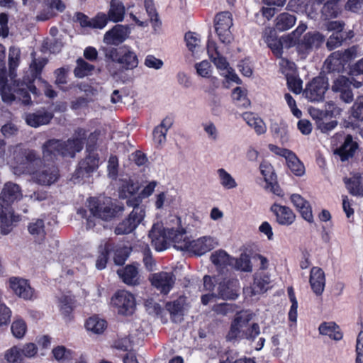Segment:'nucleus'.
<instances>
[{"mask_svg":"<svg viewBox=\"0 0 363 363\" xmlns=\"http://www.w3.org/2000/svg\"><path fill=\"white\" fill-rule=\"evenodd\" d=\"M259 169L266 184L277 180L274 167L270 163L265 161L261 162Z\"/></svg>","mask_w":363,"mask_h":363,"instance_id":"8fccbe9b","label":"nucleus"},{"mask_svg":"<svg viewBox=\"0 0 363 363\" xmlns=\"http://www.w3.org/2000/svg\"><path fill=\"white\" fill-rule=\"evenodd\" d=\"M214 28L220 43L230 44L233 40L230 30L233 26V15L230 11L218 13L214 18Z\"/></svg>","mask_w":363,"mask_h":363,"instance_id":"20e7f679","label":"nucleus"},{"mask_svg":"<svg viewBox=\"0 0 363 363\" xmlns=\"http://www.w3.org/2000/svg\"><path fill=\"white\" fill-rule=\"evenodd\" d=\"M195 67L199 75L206 78L210 77L211 65L207 60L196 63Z\"/></svg>","mask_w":363,"mask_h":363,"instance_id":"0e129e2a","label":"nucleus"},{"mask_svg":"<svg viewBox=\"0 0 363 363\" xmlns=\"http://www.w3.org/2000/svg\"><path fill=\"white\" fill-rule=\"evenodd\" d=\"M43 160L45 162L55 164L56 161L67 157H74L71 152L67 141L51 138L47 140L42 145Z\"/></svg>","mask_w":363,"mask_h":363,"instance_id":"7ed1b4c3","label":"nucleus"},{"mask_svg":"<svg viewBox=\"0 0 363 363\" xmlns=\"http://www.w3.org/2000/svg\"><path fill=\"white\" fill-rule=\"evenodd\" d=\"M270 211L275 216L276 222L280 225L289 226L296 220V214L289 206L274 203L271 206Z\"/></svg>","mask_w":363,"mask_h":363,"instance_id":"dca6fc26","label":"nucleus"},{"mask_svg":"<svg viewBox=\"0 0 363 363\" xmlns=\"http://www.w3.org/2000/svg\"><path fill=\"white\" fill-rule=\"evenodd\" d=\"M325 40V37L318 31H308L303 35L296 47L297 52L306 57L313 50H318Z\"/></svg>","mask_w":363,"mask_h":363,"instance_id":"0eeeda50","label":"nucleus"},{"mask_svg":"<svg viewBox=\"0 0 363 363\" xmlns=\"http://www.w3.org/2000/svg\"><path fill=\"white\" fill-rule=\"evenodd\" d=\"M324 67L328 73H340L343 69L340 59L330 55L325 61Z\"/></svg>","mask_w":363,"mask_h":363,"instance_id":"a18cd8bd","label":"nucleus"},{"mask_svg":"<svg viewBox=\"0 0 363 363\" xmlns=\"http://www.w3.org/2000/svg\"><path fill=\"white\" fill-rule=\"evenodd\" d=\"M350 86H351V82L349 78L345 76H339L333 82L331 89L335 93H340L345 89L350 88Z\"/></svg>","mask_w":363,"mask_h":363,"instance_id":"6e6d98bb","label":"nucleus"},{"mask_svg":"<svg viewBox=\"0 0 363 363\" xmlns=\"http://www.w3.org/2000/svg\"><path fill=\"white\" fill-rule=\"evenodd\" d=\"M218 174L220 178V184L224 188L230 189L237 186L235 180L224 169H219L218 170Z\"/></svg>","mask_w":363,"mask_h":363,"instance_id":"5fc2aeb1","label":"nucleus"},{"mask_svg":"<svg viewBox=\"0 0 363 363\" xmlns=\"http://www.w3.org/2000/svg\"><path fill=\"white\" fill-rule=\"evenodd\" d=\"M318 330L321 335H328L332 340L338 341L342 339L340 328L335 322H324L320 325Z\"/></svg>","mask_w":363,"mask_h":363,"instance_id":"c85d7f7f","label":"nucleus"},{"mask_svg":"<svg viewBox=\"0 0 363 363\" xmlns=\"http://www.w3.org/2000/svg\"><path fill=\"white\" fill-rule=\"evenodd\" d=\"M35 182L41 185L50 186L60 177V170L55 164L45 165L42 169L33 174Z\"/></svg>","mask_w":363,"mask_h":363,"instance_id":"4468645a","label":"nucleus"},{"mask_svg":"<svg viewBox=\"0 0 363 363\" xmlns=\"http://www.w3.org/2000/svg\"><path fill=\"white\" fill-rule=\"evenodd\" d=\"M244 325H245V323L240 316L235 318L230 324L229 331L226 335V340L228 341H235L242 339L243 330L242 328Z\"/></svg>","mask_w":363,"mask_h":363,"instance_id":"e433bc0d","label":"nucleus"},{"mask_svg":"<svg viewBox=\"0 0 363 363\" xmlns=\"http://www.w3.org/2000/svg\"><path fill=\"white\" fill-rule=\"evenodd\" d=\"M328 88V78L325 76L318 75L306 84L303 90V95L311 102L323 101Z\"/></svg>","mask_w":363,"mask_h":363,"instance_id":"423d86ee","label":"nucleus"},{"mask_svg":"<svg viewBox=\"0 0 363 363\" xmlns=\"http://www.w3.org/2000/svg\"><path fill=\"white\" fill-rule=\"evenodd\" d=\"M139 184L131 179H121V184L119 187V197L121 199H127L134 196L139 190Z\"/></svg>","mask_w":363,"mask_h":363,"instance_id":"c9c22d12","label":"nucleus"},{"mask_svg":"<svg viewBox=\"0 0 363 363\" xmlns=\"http://www.w3.org/2000/svg\"><path fill=\"white\" fill-rule=\"evenodd\" d=\"M176 278L172 272H160L155 273L150 277L152 286L163 295H167L173 289Z\"/></svg>","mask_w":363,"mask_h":363,"instance_id":"9b49d317","label":"nucleus"},{"mask_svg":"<svg viewBox=\"0 0 363 363\" xmlns=\"http://www.w3.org/2000/svg\"><path fill=\"white\" fill-rule=\"evenodd\" d=\"M14 168L21 174H32L34 173V164L40 160L33 150L21 149L13 154Z\"/></svg>","mask_w":363,"mask_h":363,"instance_id":"39448f33","label":"nucleus"},{"mask_svg":"<svg viewBox=\"0 0 363 363\" xmlns=\"http://www.w3.org/2000/svg\"><path fill=\"white\" fill-rule=\"evenodd\" d=\"M10 288L18 297L30 300L33 296V289L27 279L13 277L9 279Z\"/></svg>","mask_w":363,"mask_h":363,"instance_id":"6ab92c4d","label":"nucleus"},{"mask_svg":"<svg viewBox=\"0 0 363 363\" xmlns=\"http://www.w3.org/2000/svg\"><path fill=\"white\" fill-rule=\"evenodd\" d=\"M100 133V130H95L88 135L87 138L86 139V153L98 154L96 150L98 147V140Z\"/></svg>","mask_w":363,"mask_h":363,"instance_id":"49530a36","label":"nucleus"},{"mask_svg":"<svg viewBox=\"0 0 363 363\" xmlns=\"http://www.w3.org/2000/svg\"><path fill=\"white\" fill-rule=\"evenodd\" d=\"M52 353L55 359L60 362L69 361L72 359V351L67 349L63 345H59L54 347L52 350Z\"/></svg>","mask_w":363,"mask_h":363,"instance_id":"c03bdc74","label":"nucleus"},{"mask_svg":"<svg viewBox=\"0 0 363 363\" xmlns=\"http://www.w3.org/2000/svg\"><path fill=\"white\" fill-rule=\"evenodd\" d=\"M89 209L91 214L96 218H101L104 220H110L116 217L118 213L123 208L112 205H105L101 201L95 197H91L89 200Z\"/></svg>","mask_w":363,"mask_h":363,"instance_id":"1a4fd4ad","label":"nucleus"},{"mask_svg":"<svg viewBox=\"0 0 363 363\" xmlns=\"http://www.w3.org/2000/svg\"><path fill=\"white\" fill-rule=\"evenodd\" d=\"M276 58H281L283 54V42L281 39L272 40L267 44Z\"/></svg>","mask_w":363,"mask_h":363,"instance_id":"e2e57ef3","label":"nucleus"},{"mask_svg":"<svg viewBox=\"0 0 363 363\" xmlns=\"http://www.w3.org/2000/svg\"><path fill=\"white\" fill-rule=\"evenodd\" d=\"M111 304L118 311V314L132 315L135 308V298L128 291L118 290L111 298Z\"/></svg>","mask_w":363,"mask_h":363,"instance_id":"6e6552de","label":"nucleus"},{"mask_svg":"<svg viewBox=\"0 0 363 363\" xmlns=\"http://www.w3.org/2000/svg\"><path fill=\"white\" fill-rule=\"evenodd\" d=\"M165 308L171 316L181 315L184 310V300L180 297L173 301H168L166 303Z\"/></svg>","mask_w":363,"mask_h":363,"instance_id":"603ef678","label":"nucleus"},{"mask_svg":"<svg viewBox=\"0 0 363 363\" xmlns=\"http://www.w3.org/2000/svg\"><path fill=\"white\" fill-rule=\"evenodd\" d=\"M325 111L327 118H336L340 115L342 109L333 101H328L325 104Z\"/></svg>","mask_w":363,"mask_h":363,"instance_id":"69168bd1","label":"nucleus"},{"mask_svg":"<svg viewBox=\"0 0 363 363\" xmlns=\"http://www.w3.org/2000/svg\"><path fill=\"white\" fill-rule=\"evenodd\" d=\"M239 281L237 279H225L217 288V296L223 300H235L239 296Z\"/></svg>","mask_w":363,"mask_h":363,"instance_id":"2eb2a0df","label":"nucleus"},{"mask_svg":"<svg viewBox=\"0 0 363 363\" xmlns=\"http://www.w3.org/2000/svg\"><path fill=\"white\" fill-rule=\"evenodd\" d=\"M87 138V131L83 128H77L74 130V136L72 138L67 139V143L69 146L71 152L76 155V153L81 152L83 150L84 142Z\"/></svg>","mask_w":363,"mask_h":363,"instance_id":"b1692460","label":"nucleus"},{"mask_svg":"<svg viewBox=\"0 0 363 363\" xmlns=\"http://www.w3.org/2000/svg\"><path fill=\"white\" fill-rule=\"evenodd\" d=\"M286 161L289 169L294 174L300 177L304 174V165L294 152H291L288 155Z\"/></svg>","mask_w":363,"mask_h":363,"instance_id":"58836bf2","label":"nucleus"},{"mask_svg":"<svg viewBox=\"0 0 363 363\" xmlns=\"http://www.w3.org/2000/svg\"><path fill=\"white\" fill-rule=\"evenodd\" d=\"M346 188L352 196H363V186L361 182V177H352L344 179Z\"/></svg>","mask_w":363,"mask_h":363,"instance_id":"ea45409f","label":"nucleus"},{"mask_svg":"<svg viewBox=\"0 0 363 363\" xmlns=\"http://www.w3.org/2000/svg\"><path fill=\"white\" fill-rule=\"evenodd\" d=\"M74 18V21L79 23L82 28L92 29L101 30L106 27L108 22V18H107L106 14L104 12H98L91 18H89L87 15L82 12H76Z\"/></svg>","mask_w":363,"mask_h":363,"instance_id":"ddd939ff","label":"nucleus"},{"mask_svg":"<svg viewBox=\"0 0 363 363\" xmlns=\"http://www.w3.org/2000/svg\"><path fill=\"white\" fill-rule=\"evenodd\" d=\"M53 117V114L44 109L38 110L34 113L26 114L25 120L26 123L33 128L48 124Z\"/></svg>","mask_w":363,"mask_h":363,"instance_id":"5701e85b","label":"nucleus"},{"mask_svg":"<svg viewBox=\"0 0 363 363\" xmlns=\"http://www.w3.org/2000/svg\"><path fill=\"white\" fill-rule=\"evenodd\" d=\"M145 306L149 314L159 315L163 311L160 304L155 302L152 298L146 300L145 302Z\"/></svg>","mask_w":363,"mask_h":363,"instance_id":"338daca9","label":"nucleus"},{"mask_svg":"<svg viewBox=\"0 0 363 363\" xmlns=\"http://www.w3.org/2000/svg\"><path fill=\"white\" fill-rule=\"evenodd\" d=\"M358 147V143L353 140L352 136L347 134L340 146L335 150L334 153L342 162H345L354 157Z\"/></svg>","mask_w":363,"mask_h":363,"instance_id":"aec40b11","label":"nucleus"},{"mask_svg":"<svg viewBox=\"0 0 363 363\" xmlns=\"http://www.w3.org/2000/svg\"><path fill=\"white\" fill-rule=\"evenodd\" d=\"M307 26L305 24H301L292 31L291 33L285 37H283L284 42L287 45L288 47H294L297 42L302 38L303 33L306 30Z\"/></svg>","mask_w":363,"mask_h":363,"instance_id":"a19ab883","label":"nucleus"},{"mask_svg":"<svg viewBox=\"0 0 363 363\" xmlns=\"http://www.w3.org/2000/svg\"><path fill=\"white\" fill-rule=\"evenodd\" d=\"M145 216L139 215L137 210L131 211L127 218L120 222L115 228L116 235H127L136 229L144 219Z\"/></svg>","mask_w":363,"mask_h":363,"instance_id":"f3484780","label":"nucleus"},{"mask_svg":"<svg viewBox=\"0 0 363 363\" xmlns=\"http://www.w3.org/2000/svg\"><path fill=\"white\" fill-rule=\"evenodd\" d=\"M128 257V252L125 248H118L115 250L113 260L116 265L122 266Z\"/></svg>","mask_w":363,"mask_h":363,"instance_id":"774afa93","label":"nucleus"},{"mask_svg":"<svg viewBox=\"0 0 363 363\" xmlns=\"http://www.w3.org/2000/svg\"><path fill=\"white\" fill-rule=\"evenodd\" d=\"M138 265L137 263H133L118 270L117 273L124 284L132 286L140 284Z\"/></svg>","mask_w":363,"mask_h":363,"instance_id":"4be33fe9","label":"nucleus"},{"mask_svg":"<svg viewBox=\"0 0 363 363\" xmlns=\"http://www.w3.org/2000/svg\"><path fill=\"white\" fill-rule=\"evenodd\" d=\"M173 124V120L170 117L164 118L161 123L157 125L152 132L153 140L157 145H161L166 141V135L168 130Z\"/></svg>","mask_w":363,"mask_h":363,"instance_id":"393cba45","label":"nucleus"},{"mask_svg":"<svg viewBox=\"0 0 363 363\" xmlns=\"http://www.w3.org/2000/svg\"><path fill=\"white\" fill-rule=\"evenodd\" d=\"M23 197L22 191L19 185L11 182H6L0 194V206L4 210H8L11 204Z\"/></svg>","mask_w":363,"mask_h":363,"instance_id":"f8f14e48","label":"nucleus"},{"mask_svg":"<svg viewBox=\"0 0 363 363\" xmlns=\"http://www.w3.org/2000/svg\"><path fill=\"white\" fill-rule=\"evenodd\" d=\"M309 283L313 292L316 296L323 294L325 286V275L320 267H313L311 269Z\"/></svg>","mask_w":363,"mask_h":363,"instance_id":"412c9836","label":"nucleus"},{"mask_svg":"<svg viewBox=\"0 0 363 363\" xmlns=\"http://www.w3.org/2000/svg\"><path fill=\"white\" fill-rule=\"evenodd\" d=\"M85 328L94 334H102L107 328L106 320L94 315L86 320Z\"/></svg>","mask_w":363,"mask_h":363,"instance_id":"7c9ffc66","label":"nucleus"},{"mask_svg":"<svg viewBox=\"0 0 363 363\" xmlns=\"http://www.w3.org/2000/svg\"><path fill=\"white\" fill-rule=\"evenodd\" d=\"M288 89L295 94H299L302 91L303 81L293 74L286 76Z\"/></svg>","mask_w":363,"mask_h":363,"instance_id":"864d4df0","label":"nucleus"},{"mask_svg":"<svg viewBox=\"0 0 363 363\" xmlns=\"http://www.w3.org/2000/svg\"><path fill=\"white\" fill-rule=\"evenodd\" d=\"M100 163L99 154L86 153L84 158L81 160L73 174L74 179L89 178L98 169Z\"/></svg>","mask_w":363,"mask_h":363,"instance_id":"9d476101","label":"nucleus"},{"mask_svg":"<svg viewBox=\"0 0 363 363\" xmlns=\"http://www.w3.org/2000/svg\"><path fill=\"white\" fill-rule=\"evenodd\" d=\"M125 8L121 0H111L109 9L106 14L108 21L121 22L124 19Z\"/></svg>","mask_w":363,"mask_h":363,"instance_id":"a878e982","label":"nucleus"},{"mask_svg":"<svg viewBox=\"0 0 363 363\" xmlns=\"http://www.w3.org/2000/svg\"><path fill=\"white\" fill-rule=\"evenodd\" d=\"M127 199L126 204L129 207H133L132 211L137 210V213H139V215L145 216V209L143 206H140L142 197L140 195H134Z\"/></svg>","mask_w":363,"mask_h":363,"instance_id":"13d9d810","label":"nucleus"},{"mask_svg":"<svg viewBox=\"0 0 363 363\" xmlns=\"http://www.w3.org/2000/svg\"><path fill=\"white\" fill-rule=\"evenodd\" d=\"M351 115L357 121H363V96L357 98L352 107Z\"/></svg>","mask_w":363,"mask_h":363,"instance_id":"bf43d9fd","label":"nucleus"},{"mask_svg":"<svg viewBox=\"0 0 363 363\" xmlns=\"http://www.w3.org/2000/svg\"><path fill=\"white\" fill-rule=\"evenodd\" d=\"M11 330L15 337L21 339L27 331V324L22 318L16 319L12 323Z\"/></svg>","mask_w":363,"mask_h":363,"instance_id":"de8ad7c7","label":"nucleus"},{"mask_svg":"<svg viewBox=\"0 0 363 363\" xmlns=\"http://www.w3.org/2000/svg\"><path fill=\"white\" fill-rule=\"evenodd\" d=\"M105 57L121 65V67L117 69H109L111 75L115 79L123 83L133 81V76L129 74L128 72L136 68L139 60L136 53L130 47L124 45L118 48H106L105 50Z\"/></svg>","mask_w":363,"mask_h":363,"instance_id":"f257e3e1","label":"nucleus"},{"mask_svg":"<svg viewBox=\"0 0 363 363\" xmlns=\"http://www.w3.org/2000/svg\"><path fill=\"white\" fill-rule=\"evenodd\" d=\"M270 283L269 276L262 272L255 273L252 284V291L254 294H260L266 292L268 289V285Z\"/></svg>","mask_w":363,"mask_h":363,"instance_id":"473e14b6","label":"nucleus"},{"mask_svg":"<svg viewBox=\"0 0 363 363\" xmlns=\"http://www.w3.org/2000/svg\"><path fill=\"white\" fill-rule=\"evenodd\" d=\"M28 230L35 238L43 240L45 237V223L43 219H37L31 222L28 226Z\"/></svg>","mask_w":363,"mask_h":363,"instance_id":"79ce46f5","label":"nucleus"},{"mask_svg":"<svg viewBox=\"0 0 363 363\" xmlns=\"http://www.w3.org/2000/svg\"><path fill=\"white\" fill-rule=\"evenodd\" d=\"M179 225L174 228H160L154 225L149 232V237L152 243L157 251H162L167 248V242H171L174 246L182 251L187 249L186 245L189 238L186 236V229L181 225V220L179 218Z\"/></svg>","mask_w":363,"mask_h":363,"instance_id":"f03ea898","label":"nucleus"},{"mask_svg":"<svg viewBox=\"0 0 363 363\" xmlns=\"http://www.w3.org/2000/svg\"><path fill=\"white\" fill-rule=\"evenodd\" d=\"M94 69V66L88 63L82 58L77 60V66L74 69L75 77L78 78H83Z\"/></svg>","mask_w":363,"mask_h":363,"instance_id":"37998d69","label":"nucleus"},{"mask_svg":"<svg viewBox=\"0 0 363 363\" xmlns=\"http://www.w3.org/2000/svg\"><path fill=\"white\" fill-rule=\"evenodd\" d=\"M5 359L9 363H24L21 348L13 346L5 352Z\"/></svg>","mask_w":363,"mask_h":363,"instance_id":"09e8293b","label":"nucleus"},{"mask_svg":"<svg viewBox=\"0 0 363 363\" xmlns=\"http://www.w3.org/2000/svg\"><path fill=\"white\" fill-rule=\"evenodd\" d=\"M212 263L219 271L223 272L228 266L233 265V259L224 250H220L211 255Z\"/></svg>","mask_w":363,"mask_h":363,"instance_id":"cd10ccee","label":"nucleus"},{"mask_svg":"<svg viewBox=\"0 0 363 363\" xmlns=\"http://www.w3.org/2000/svg\"><path fill=\"white\" fill-rule=\"evenodd\" d=\"M242 117L249 126L254 128L257 134L261 135L266 132L267 128L264 121L254 113L245 112Z\"/></svg>","mask_w":363,"mask_h":363,"instance_id":"f704fd0d","label":"nucleus"},{"mask_svg":"<svg viewBox=\"0 0 363 363\" xmlns=\"http://www.w3.org/2000/svg\"><path fill=\"white\" fill-rule=\"evenodd\" d=\"M346 40L345 33L342 31L333 32L328 38L326 45L330 50H332L340 46L343 41Z\"/></svg>","mask_w":363,"mask_h":363,"instance_id":"3c124183","label":"nucleus"},{"mask_svg":"<svg viewBox=\"0 0 363 363\" xmlns=\"http://www.w3.org/2000/svg\"><path fill=\"white\" fill-rule=\"evenodd\" d=\"M296 21L294 15L289 13H281L275 19V28L277 30L284 31L294 26Z\"/></svg>","mask_w":363,"mask_h":363,"instance_id":"4c0bfd02","label":"nucleus"},{"mask_svg":"<svg viewBox=\"0 0 363 363\" xmlns=\"http://www.w3.org/2000/svg\"><path fill=\"white\" fill-rule=\"evenodd\" d=\"M113 250H115V244L111 240H108L103 247L101 246L96 263V267L98 269L101 270L106 268L109 255Z\"/></svg>","mask_w":363,"mask_h":363,"instance_id":"72a5a7b5","label":"nucleus"},{"mask_svg":"<svg viewBox=\"0 0 363 363\" xmlns=\"http://www.w3.org/2000/svg\"><path fill=\"white\" fill-rule=\"evenodd\" d=\"M60 311L66 321H70L73 319L72 315L75 299L71 296H62L60 299Z\"/></svg>","mask_w":363,"mask_h":363,"instance_id":"2f4dec72","label":"nucleus"},{"mask_svg":"<svg viewBox=\"0 0 363 363\" xmlns=\"http://www.w3.org/2000/svg\"><path fill=\"white\" fill-rule=\"evenodd\" d=\"M8 210L0 209L1 233L3 235L9 234L12 230L11 221L7 217Z\"/></svg>","mask_w":363,"mask_h":363,"instance_id":"052dcab7","label":"nucleus"},{"mask_svg":"<svg viewBox=\"0 0 363 363\" xmlns=\"http://www.w3.org/2000/svg\"><path fill=\"white\" fill-rule=\"evenodd\" d=\"M341 0H327L324 4L321 13L325 19L335 18L342 12Z\"/></svg>","mask_w":363,"mask_h":363,"instance_id":"c756f323","label":"nucleus"},{"mask_svg":"<svg viewBox=\"0 0 363 363\" xmlns=\"http://www.w3.org/2000/svg\"><path fill=\"white\" fill-rule=\"evenodd\" d=\"M260 333L259 326L257 323H254L242 332V339L254 341L255 339Z\"/></svg>","mask_w":363,"mask_h":363,"instance_id":"680f3d73","label":"nucleus"},{"mask_svg":"<svg viewBox=\"0 0 363 363\" xmlns=\"http://www.w3.org/2000/svg\"><path fill=\"white\" fill-rule=\"evenodd\" d=\"M187 249L184 251L201 256L214 248L213 240L211 237H202L196 240H189Z\"/></svg>","mask_w":363,"mask_h":363,"instance_id":"a211bd4d","label":"nucleus"},{"mask_svg":"<svg viewBox=\"0 0 363 363\" xmlns=\"http://www.w3.org/2000/svg\"><path fill=\"white\" fill-rule=\"evenodd\" d=\"M308 3V0H290L286 9L295 13H304L307 10Z\"/></svg>","mask_w":363,"mask_h":363,"instance_id":"4d7b16f0","label":"nucleus"},{"mask_svg":"<svg viewBox=\"0 0 363 363\" xmlns=\"http://www.w3.org/2000/svg\"><path fill=\"white\" fill-rule=\"evenodd\" d=\"M127 28L123 25H116L104 35V40L113 44L123 43L127 38Z\"/></svg>","mask_w":363,"mask_h":363,"instance_id":"bb28decb","label":"nucleus"}]
</instances>
